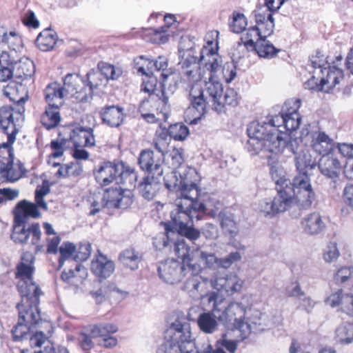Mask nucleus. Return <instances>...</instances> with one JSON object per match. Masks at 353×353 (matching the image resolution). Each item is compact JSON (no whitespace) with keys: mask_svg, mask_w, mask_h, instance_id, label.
Masks as SVG:
<instances>
[{"mask_svg":"<svg viewBox=\"0 0 353 353\" xmlns=\"http://www.w3.org/2000/svg\"><path fill=\"white\" fill-rule=\"evenodd\" d=\"M218 32H211L206 37V45L201 50V61L208 71L207 79H204L205 90L193 85L190 90L189 100L191 107L188 112L195 111L194 120L200 119L206 113L207 99L212 103V108L218 113H222L223 106L218 102L223 94V85L218 79L217 71L220 69L221 60L217 54L218 42L216 38Z\"/></svg>","mask_w":353,"mask_h":353,"instance_id":"nucleus-1","label":"nucleus"},{"mask_svg":"<svg viewBox=\"0 0 353 353\" xmlns=\"http://www.w3.org/2000/svg\"><path fill=\"white\" fill-rule=\"evenodd\" d=\"M208 302L212 303V310L201 314L197 319L200 330L207 334H212L217 330L219 323L239 332V337L243 341L252 332L251 325L245 321L247 307L242 303L230 301L228 303L216 292L208 294Z\"/></svg>","mask_w":353,"mask_h":353,"instance_id":"nucleus-2","label":"nucleus"},{"mask_svg":"<svg viewBox=\"0 0 353 353\" xmlns=\"http://www.w3.org/2000/svg\"><path fill=\"white\" fill-rule=\"evenodd\" d=\"M268 121H253L248 127L249 139L247 143L248 150L255 154L261 150H265L274 154L281 153L285 149L296 153V140H292L290 134L276 128L272 118Z\"/></svg>","mask_w":353,"mask_h":353,"instance_id":"nucleus-3","label":"nucleus"},{"mask_svg":"<svg viewBox=\"0 0 353 353\" xmlns=\"http://www.w3.org/2000/svg\"><path fill=\"white\" fill-rule=\"evenodd\" d=\"M212 347L208 345L203 352L196 349L192 338L190 323L177 319L167 330L164 341L157 349V353H212Z\"/></svg>","mask_w":353,"mask_h":353,"instance_id":"nucleus-4","label":"nucleus"},{"mask_svg":"<svg viewBox=\"0 0 353 353\" xmlns=\"http://www.w3.org/2000/svg\"><path fill=\"white\" fill-rule=\"evenodd\" d=\"M162 87L161 97L157 94H150L140 105L141 115L148 123H161L165 121L168 117L169 97L175 92L176 83L175 85L168 86L166 81L163 80Z\"/></svg>","mask_w":353,"mask_h":353,"instance_id":"nucleus-5","label":"nucleus"},{"mask_svg":"<svg viewBox=\"0 0 353 353\" xmlns=\"http://www.w3.org/2000/svg\"><path fill=\"white\" fill-rule=\"evenodd\" d=\"M180 176L179 196L175 201L177 208H189L192 204V199L199 196L198 183L201 181V176L196 169L185 166L176 171Z\"/></svg>","mask_w":353,"mask_h":353,"instance_id":"nucleus-6","label":"nucleus"},{"mask_svg":"<svg viewBox=\"0 0 353 353\" xmlns=\"http://www.w3.org/2000/svg\"><path fill=\"white\" fill-rule=\"evenodd\" d=\"M13 213L14 217L12 239L15 243H26L30 236L29 228H26V223L29 218H38L41 214L37 205L27 200L18 202Z\"/></svg>","mask_w":353,"mask_h":353,"instance_id":"nucleus-7","label":"nucleus"},{"mask_svg":"<svg viewBox=\"0 0 353 353\" xmlns=\"http://www.w3.org/2000/svg\"><path fill=\"white\" fill-rule=\"evenodd\" d=\"M256 26L246 30L241 38L245 47L248 50H254L256 43L263 38L270 36L274 31V22L272 14L257 10L254 13Z\"/></svg>","mask_w":353,"mask_h":353,"instance_id":"nucleus-8","label":"nucleus"},{"mask_svg":"<svg viewBox=\"0 0 353 353\" xmlns=\"http://www.w3.org/2000/svg\"><path fill=\"white\" fill-rule=\"evenodd\" d=\"M241 259V255L239 252H231L224 258H219L214 254L208 253L197 248L191 252L188 267L189 269L194 272H198L200 270L201 263L212 270L220 268L228 269L234 263L240 261Z\"/></svg>","mask_w":353,"mask_h":353,"instance_id":"nucleus-9","label":"nucleus"},{"mask_svg":"<svg viewBox=\"0 0 353 353\" xmlns=\"http://www.w3.org/2000/svg\"><path fill=\"white\" fill-rule=\"evenodd\" d=\"M291 190V197L294 199L293 205L299 204L307 208L311 206L314 200L315 193L313 190L311 180L306 172H298L292 183L287 184L284 190Z\"/></svg>","mask_w":353,"mask_h":353,"instance_id":"nucleus-10","label":"nucleus"},{"mask_svg":"<svg viewBox=\"0 0 353 353\" xmlns=\"http://www.w3.org/2000/svg\"><path fill=\"white\" fill-rule=\"evenodd\" d=\"M301 141L316 154L323 156L330 154L335 147V143L327 134L309 126L301 132Z\"/></svg>","mask_w":353,"mask_h":353,"instance_id":"nucleus-11","label":"nucleus"},{"mask_svg":"<svg viewBox=\"0 0 353 353\" xmlns=\"http://www.w3.org/2000/svg\"><path fill=\"white\" fill-rule=\"evenodd\" d=\"M291 190L278 189L274 199H265L260 201V213L265 217L273 218L276 214L284 212L293 206L294 199L291 197Z\"/></svg>","mask_w":353,"mask_h":353,"instance_id":"nucleus-12","label":"nucleus"},{"mask_svg":"<svg viewBox=\"0 0 353 353\" xmlns=\"http://www.w3.org/2000/svg\"><path fill=\"white\" fill-rule=\"evenodd\" d=\"M172 225L174 230L181 235L190 240H196L200 236V232L192 227L195 214L192 213L189 208H176L171 212Z\"/></svg>","mask_w":353,"mask_h":353,"instance_id":"nucleus-13","label":"nucleus"},{"mask_svg":"<svg viewBox=\"0 0 353 353\" xmlns=\"http://www.w3.org/2000/svg\"><path fill=\"white\" fill-rule=\"evenodd\" d=\"M19 310V320L38 328L37 331H43L46 336H50L53 332V326L50 321H42L38 309V304L29 305L26 303L20 302L17 305Z\"/></svg>","mask_w":353,"mask_h":353,"instance_id":"nucleus-14","label":"nucleus"},{"mask_svg":"<svg viewBox=\"0 0 353 353\" xmlns=\"http://www.w3.org/2000/svg\"><path fill=\"white\" fill-rule=\"evenodd\" d=\"M29 85L30 84L14 80L10 81L8 85H3L1 89L3 95L17 105V121L23 119V114L25 111L23 104L28 99Z\"/></svg>","mask_w":353,"mask_h":353,"instance_id":"nucleus-15","label":"nucleus"},{"mask_svg":"<svg viewBox=\"0 0 353 353\" xmlns=\"http://www.w3.org/2000/svg\"><path fill=\"white\" fill-rule=\"evenodd\" d=\"M190 270L187 264L177 260L168 259L159 265L158 273L164 282L175 284L180 282Z\"/></svg>","mask_w":353,"mask_h":353,"instance_id":"nucleus-16","label":"nucleus"},{"mask_svg":"<svg viewBox=\"0 0 353 353\" xmlns=\"http://www.w3.org/2000/svg\"><path fill=\"white\" fill-rule=\"evenodd\" d=\"M63 89L66 95H70L79 102H85L91 99L90 89L87 88L85 81L77 74H67Z\"/></svg>","mask_w":353,"mask_h":353,"instance_id":"nucleus-17","label":"nucleus"},{"mask_svg":"<svg viewBox=\"0 0 353 353\" xmlns=\"http://www.w3.org/2000/svg\"><path fill=\"white\" fill-rule=\"evenodd\" d=\"M221 207V203L214 196L209 195L206 199L201 200L199 194L197 199H192V204L190 205V210L195 214L196 219L198 221L201 218V214L207 212L212 216H215Z\"/></svg>","mask_w":353,"mask_h":353,"instance_id":"nucleus-18","label":"nucleus"},{"mask_svg":"<svg viewBox=\"0 0 353 353\" xmlns=\"http://www.w3.org/2000/svg\"><path fill=\"white\" fill-rule=\"evenodd\" d=\"M123 168V163L114 164L105 162L99 166L94 171L97 181L101 185L106 186L117 180L118 172Z\"/></svg>","mask_w":353,"mask_h":353,"instance_id":"nucleus-19","label":"nucleus"},{"mask_svg":"<svg viewBox=\"0 0 353 353\" xmlns=\"http://www.w3.org/2000/svg\"><path fill=\"white\" fill-rule=\"evenodd\" d=\"M12 64L15 80L31 85L35 73L34 62L28 57H23Z\"/></svg>","mask_w":353,"mask_h":353,"instance_id":"nucleus-20","label":"nucleus"},{"mask_svg":"<svg viewBox=\"0 0 353 353\" xmlns=\"http://www.w3.org/2000/svg\"><path fill=\"white\" fill-rule=\"evenodd\" d=\"M301 223L303 232L311 236L318 235L326 228V220L319 212L305 216Z\"/></svg>","mask_w":353,"mask_h":353,"instance_id":"nucleus-21","label":"nucleus"},{"mask_svg":"<svg viewBox=\"0 0 353 353\" xmlns=\"http://www.w3.org/2000/svg\"><path fill=\"white\" fill-rule=\"evenodd\" d=\"M74 148L92 147L95 145L93 129L91 128L77 127L70 134Z\"/></svg>","mask_w":353,"mask_h":353,"instance_id":"nucleus-22","label":"nucleus"},{"mask_svg":"<svg viewBox=\"0 0 353 353\" xmlns=\"http://www.w3.org/2000/svg\"><path fill=\"white\" fill-rule=\"evenodd\" d=\"M114 263L105 255L99 254L91 263V271L97 277L106 279L114 272Z\"/></svg>","mask_w":353,"mask_h":353,"instance_id":"nucleus-23","label":"nucleus"},{"mask_svg":"<svg viewBox=\"0 0 353 353\" xmlns=\"http://www.w3.org/2000/svg\"><path fill=\"white\" fill-rule=\"evenodd\" d=\"M319 168L322 174L335 180L339 177L342 167L339 159L330 154L321 157L319 162Z\"/></svg>","mask_w":353,"mask_h":353,"instance_id":"nucleus-24","label":"nucleus"},{"mask_svg":"<svg viewBox=\"0 0 353 353\" xmlns=\"http://www.w3.org/2000/svg\"><path fill=\"white\" fill-rule=\"evenodd\" d=\"M17 289L21 296V302L26 303L28 305L29 303H39V298L41 292L33 280H31L30 282L18 281Z\"/></svg>","mask_w":353,"mask_h":353,"instance_id":"nucleus-25","label":"nucleus"},{"mask_svg":"<svg viewBox=\"0 0 353 353\" xmlns=\"http://www.w3.org/2000/svg\"><path fill=\"white\" fill-rule=\"evenodd\" d=\"M321 73H326V76L321 78L324 92H330L343 79V72L337 65H328L324 68V70H321Z\"/></svg>","mask_w":353,"mask_h":353,"instance_id":"nucleus-26","label":"nucleus"},{"mask_svg":"<svg viewBox=\"0 0 353 353\" xmlns=\"http://www.w3.org/2000/svg\"><path fill=\"white\" fill-rule=\"evenodd\" d=\"M139 163L142 170L148 171L152 175L161 176L163 174L161 162L154 159L152 151H142L139 158Z\"/></svg>","mask_w":353,"mask_h":353,"instance_id":"nucleus-27","label":"nucleus"},{"mask_svg":"<svg viewBox=\"0 0 353 353\" xmlns=\"http://www.w3.org/2000/svg\"><path fill=\"white\" fill-rule=\"evenodd\" d=\"M100 116L103 123L111 128H117L123 123V109L115 105L105 107L101 110Z\"/></svg>","mask_w":353,"mask_h":353,"instance_id":"nucleus-28","label":"nucleus"},{"mask_svg":"<svg viewBox=\"0 0 353 353\" xmlns=\"http://www.w3.org/2000/svg\"><path fill=\"white\" fill-rule=\"evenodd\" d=\"M209 281L199 276H193L187 280L184 289L195 298L203 297L207 294Z\"/></svg>","mask_w":353,"mask_h":353,"instance_id":"nucleus-29","label":"nucleus"},{"mask_svg":"<svg viewBox=\"0 0 353 353\" xmlns=\"http://www.w3.org/2000/svg\"><path fill=\"white\" fill-rule=\"evenodd\" d=\"M199 59L197 57L188 55L183 61L179 63L180 65L179 74L170 72V74H166L163 73L161 76L163 77V80L166 81L168 86L172 85L169 82V80L174 81V84L173 85H175L176 83L177 86L179 84V76H183L184 74H187L188 70H194L197 67Z\"/></svg>","mask_w":353,"mask_h":353,"instance_id":"nucleus-30","label":"nucleus"},{"mask_svg":"<svg viewBox=\"0 0 353 353\" xmlns=\"http://www.w3.org/2000/svg\"><path fill=\"white\" fill-rule=\"evenodd\" d=\"M160 176H148L139 185V191L145 199L152 200L160 189Z\"/></svg>","mask_w":353,"mask_h":353,"instance_id":"nucleus-31","label":"nucleus"},{"mask_svg":"<svg viewBox=\"0 0 353 353\" xmlns=\"http://www.w3.org/2000/svg\"><path fill=\"white\" fill-rule=\"evenodd\" d=\"M16 126L13 109L8 105L0 108V127L5 130L6 134L13 133L17 135L18 130Z\"/></svg>","mask_w":353,"mask_h":353,"instance_id":"nucleus-32","label":"nucleus"},{"mask_svg":"<svg viewBox=\"0 0 353 353\" xmlns=\"http://www.w3.org/2000/svg\"><path fill=\"white\" fill-rule=\"evenodd\" d=\"M65 95L63 87L57 83L49 84L45 90L46 99L50 106H61L63 103V97Z\"/></svg>","mask_w":353,"mask_h":353,"instance_id":"nucleus-33","label":"nucleus"},{"mask_svg":"<svg viewBox=\"0 0 353 353\" xmlns=\"http://www.w3.org/2000/svg\"><path fill=\"white\" fill-rule=\"evenodd\" d=\"M32 256L26 254L21 258V262L17 265L16 278L18 281L30 282L33 280L34 268L32 265Z\"/></svg>","mask_w":353,"mask_h":353,"instance_id":"nucleus-34","label":"nucleus"},{"mask_svg":"<svg viewBox=\"0 0 353 353\" xmlns=\"http://www.w3.org/2000/svg\"><path fill=\"white\" fill-rule=\"evenodd\" d=\"M57 41V33L51 29H45L37 36L36 44L41 51L47 52L54 48Z\"/></svg>","mask_w":353,"mask_h":353,"instance_id":"nucleus-35","label":"nucleus"},{"mask_svg":"<svg viewBox=\"0 0 353 353\" xmlns=\"http://www.w3.org/2000/svg\"><path fill=\"white\" fill-rule=\"evenodd\" d=\"M8 141L0 145V168H6L5 165L14 161V151L12 145L15 142L16 135H7Z\"/></svg>","mask_w":353,"mask_h":353,"instance_id":"nucleus-36","label":"nucleus"},{"mask_svg":"<svg viewBox=\"0 0 353 353\" xmlns=\"http://www.w3.org/2000/svg\"><path fill=\"white\" fill-rule=\"evenodd\" d=\"M137 175L134 169L125 166L123 163V168L118 172L116 183L123 184V189L132 190L136 187Z\"/></svg>","mask_w":353,"mask_h":353,"instance_id":"nucleus-37","label":"nucleus"},{"mask_svg":"<svg viewBox=\"0 0 353 353\" xmlns=\"http://www.w3.org/2000/svg\"><path fill=\"white\" fill-rule=\"evenodd\" d=\"M301 117L299 114H294L293 115L285 116H274L272 117V121L276 125V128L279 129L284 126L288 131H294L300 125Z\"/></svg>","mask_w":353,"mask_h":353,"instance_id":"nucleus-38","label":"nucleus"},{"mask_svg":"<svg viewBox=\"0 0 353 353\" xmlns=\"http://www.w3.org/2000/svg\"><path fill=\"white\" fill-rule=\"evenodd\" d=\"M295 163L298 172H306L312 170L316 164L315 157H313L309 150H301L295 157Z\"/></svg>","mask_w":353,"mask_h":353,"instance_id":"nucleus-39","label":"nucleus"},{"mask_svg":"<svg viewBox=\"0 0 353 353\" xmlns=\"http://www.w3.org/2000/svg\"><path fill=\"white\" fill-rule=\"evenodd\" d=\"M50 336H46L43 331H36L30 337V345L33 347H40L43 345H46L43 350H40L35 353H59V349L56 351L48 340Z\"/></svg>","mask_w":353,"mask_h":353,"instance_id":"nucleus-40","label":"nucleus"},{"mask_svg":"<svg viewBox=\"0 0 353 353\" xmlns=\"http://www.w3.org/2000/svg\"><path fill=\"white\" fill-rule=\"evenodd\" d=\"M335 339L341 343H350L353 341V318L351 321L343 322L335 331Z\"/></svg>","mask_w":353,"mask_h":353,"instance_id":"nucleus-41","label":"nucleus"},{"mask_svg":"<svg viewBox=\"0 0 353 353\" xmlns=\"http://www.w3.org/2000/svg\"><path fill=\"white\" fill-rule=\"evenodd\" d=\"M208 71L204 64L201 63V56L199 58L197 67L194 70H188L187 74L181 76V81L188 83H197L201 79H207Z\"/></svg>","mask_w":353,"mask_h":353,"instance_id":"nucleus-42","label":"nucleus"},{"mask_svg":"<svg viewBox=\"0 0 353 353\" xmlns=\"http://www.w3.org/2000/svg\"><path fill=\"white\" fill-rule=\"evenodd\" d=\"M6 168H0V172L2 176L7 179L8 181L14 182L22 177L24 174L25 168L20 163H10L5 165Z\"/></svg>","mask_w":353,"mask_h":353,"instance_id":"nucleus-43","label":"nucleus"},{"mask_svg":"<svg viewBox=\"0 0 353 353\" xmlns=\"http://www.w3.org/2000/svg\"><path fill=\"white\" fill-rule=\"evenodd\" d=\"M48 105L44 114L41 117V123L46 129L50 130L56 127L61 121V116L58 108Z\"/></svg>","mask_w":353,"mask_h":353,"instance_id":"nucleus-44","label":"nucleus"},{"mask_svg":"<svg viewBox=\"0 0 353 353\" xmlns=\"http://www.w3.org/2000/svg\"><path fill=\"white\" fill-rule=\"evenodd\" d=\"M119 259L123 265L134 270L139 267L140 256L134 250L126 249L120 254Z\"/></svg>","mask_w":353,"mask_h":353,"instance_id":"nucleus-45","label":"nucleus"},{"mask_svg":"<svg viewBox=\"0 0 353 353\" xmlns=\"http://www.w3.org/2000/svg\"><path fill=\"white\" fill-rule=\"evenodd\" d=\"M254 50L259 57L268 59L274 57L279 52V50L276 48L269 41H267L265 38L259 40L256 43Z\"/></svg>","mask_w":353,"mask_h":353,"instance_id":"nucleus-46","label":"nucleus"},{"mask_svg":"<svg viewBox=\"0 0 353 353\" xmlns=\"http://www.w3.org/2000/svg\"><path fill=\"white\" fill-rule=\"evenodd\" d=\"M117 327L112 323H101L91 327L90 335L92 338H100L103 340L110 334L117 332Z\"/></svg>","mask_w":353,"mask_h":353,"instance_id":"nucleus-47","label":"nucleus"},{"mask_svg":"<svg viewBox=\"0 0 353 353\" xmlns=\"http://www.w3.org/2000/svg\"><path fill=\"white\" fill-rule=\"evenodd\" d=\"M165 232L159 233L153 239V245L157 250H162L170 245V239L172 236H174L176 234L174 231L173 228H169L168 223H165Z\"/></svg>","mask_w":353,"mask_h":353,"instance_id":"nucleus-48","label":"nucleus"},{"mask_svg":"<svg viewBox=\"0 0 353 353\" xmlns=\"http://www.w3.org/2000/svg\"><path fill=\"white\" fill-rule=\"evenodd\" d=\"M34 328V327L19 320L17 324L12 330L14 341H21L29 336L30 338L32 336H30V334L33 332Z\"/></svg>","mask_w":353,"mask_h":353,"instance_id":"nucleus-49","label":"nucleus"},{"mask_svg":"<svg viewBox=\"0 0 353 353\" xmlns=\"http://www.w3.org/2000/svg\"><path fill=\"white\" fill-rule=\"evenodd\" d=\"M83 172V165L78 161L61 165L57 174L63 177L78 176Z\"/></svg>","mask_w":353,"mask_h":353,"instance_id":"nucleus-50","label":"nucleus"},{"mask_svg":"<svg viewBox=\"0 0 353 353\" xmlns=\"http://www.w3.org/2000/svg\"><path fill=\"white\" fill-rule=\"evenodd\" d=\"M272 179L276 184V190L285 189L287 184H290V180L286 179V174L283 168L279 165H272L270 168Z\"/></svg>","mask_w":353,"mask_h":353,"instance_id":"nucleus-51","label":"nucleus"},{"mask_svg":"<svg viewBox=\"0 0 353 353\" xmlns=\"http://www.w3.org/2000/svg\"><path fill=\"white\" fill-rule=\"evenodd\" d=\"M77 246L71 242L65 241L59 247L60 258L59 261V268H61L64 261L69 259L75 260Z\"/></svg>","mask_w":353,"mask_h":353,"instance_id":"nucleus-52","label":"nucleus"},{"mask_svg":"<svg viewBox=\"0 0 353 353\" xmlns=\"http://www.w3.org/2000/svg\"><path fill=\"white\" fill-rule=\"evenodd\" d=\"M221 62L219 63L220 69L217 71L218 79L220 76L225 81L226 83H231L236 77V66L232 62H227L223 65H221V58L219 57Z\"/></svg>","mask_w":353,"mask_h":353,"instance_id":"nucleus-53","label":"nucleus"},{"mask_svg":"<svg viewBox=\"0 0 353 353\" xmlns=\"http://www.w3.org/2000/svg\"><path fill=\"white\" fill-rule=\"evenodd\" d=\"M243 281L235 273L227 274L225 292L228 295L240 292L243 285Z\"/></svg>","mask_w":353,"mask_h":353,"instance_id":"nucleus-54","label":"nucleus"},{"mask_svg":"<svg viewBox=\"0 0 353 353\" xmlns=\"http://www.w3.org/2000/svg\"><path fill=\"white\" fill-rule=\"evenodd\" d=\"M223 106V112H225V106H236L239 103V97L237 92L233 88H228L224 94H221V98L219 99V101Z\"/></svg>","mask_w":353,"mask_h":353,"instance_id":"nucleus-55","label":"nucleus"},{"mask_svg":"<svg viewBox=\"0 0 353 353\" xmlns=\"http://www.w3.org/2000/svg\"><path fill=\"white\" fill-rule=\"evenodd\" d=\"M174 252L179 259H181V263L187 264L188 267V263H190L188 261H190L191 253L190 254V250L183 239H178L174 243Z\"/></svg>","mask_w":353,"mask_h":353,"instance_id":"nucleus-56","label":"nucleus"},{"mask_svg":"<svg viewBox=\"0 0 353 353\" xmlns=\"http://www.w3.org/2000/svg\"><path fill=\"white\" fill-rule=\"evenodd\" d=\"M221 225L223 232L233 237L238 233V228L233 218L230 215L220 213Z\"/></svg>","mask_w":353,"mask_h":353,"instance_id":"nucleus-57","label":"nucleus"},{"mask_svg":"<svg viewBox=\"0 0 353 353\" xmlns=\"http://www.w3.org/2000/svg\"><path fill=\"white\" fill-rule=\"evenodd\" d=\"M347 299V294L344 295L343 294L342 290H338L337 291L332 293L329 295L325 299V303L332 307H335L338 306H341V309L342 311L345 312V306L344 304V301Z\"/></svg>","mask_w":353,"mask_h":353,"instance_id":"nucleus-58","label":"nucleus"},{"mask_svg":"<svg viewBox=\"0 0 353 353\" xmlns=\"http://www.w3.org/2000/svg\"><path fill=\"white\" fill-rule=\"evenodd\" d=\"M168 133L174 140L183 141L189 134V129L185 125L178 123L170 125Z\"/></svg>","mask_w":353,"mask_h":353,"instance_id":"nucleus-59","label":"nucleus"},{"mask_svg":"<svg viewBox=\"0 0 353 353\" xmlns=\"http://www.w3.org/2000/svg\"><path fill=\"white\" fill-rule=\"evenodd\" d=\"M134 68L139 73L150 76L153 70V61L140 57L134 60Z\"/></svg>","mask_w":353,"mask_h":353,"instance_id":"nucleus-60","label":"nucleus"},{"mask_svg":"<svg viewBox=\"0 0 353 353\" xmlns=\"http://www.w3.org/2000/svg\"><path fill=\"white\" fill-rule=\"evenodd\" d=\"M90 204V215H94L99 212L103 208L107 206L104 199L101 193H95L90 196L88 199Z\"/></svg>","mask_w":353,"mask_h":353,"instance_id":"nucleus-61","label":"nucleus"},{"mask_svg":"<svg viewBox=\"0 0 353 353\" xmlns=\"http://www.w3.org/2000/svg\"><path fill=\"white\" fill-rule=\"evenodd\" d=\"M340 256L337 244L334 242H330L323 252V259L327 263H331L337 260Z\"/></svg>","mask_w":353,"mask_h":353,"instance_id":"nucleus-62","label":"nucleus"},{"mask_svg":"<svg viewBox=\"0 0 353 353\" xmlns=\"http://www.w3.org/2000/svg\"><path fill=\"white\" fill-rule=\"evenodd\" d=\"M301 107V100L299 99H290L283 104L281 114L278 116H288L294 114H299V110Z\"/></svg>","mask_w":353,"mask_h":353,"instance_id":"nucleus-63","label":"nucleus"},{"mask_svg":"<svg viewBox=\"0 0 353 353\" xmlns=\"http://www.w3.org/2000/svg\"><path fill=\"white\" fill-rule=\"evenodd\" d=\"M247 26V19L244 14L240 13H234L232 20L230 23V28L234 33L242 32Z\"/></svg>","mask_w":353,"mask_h":353,"instance_id":"nucleus-64","label":"nucleus"}]
</instances>
